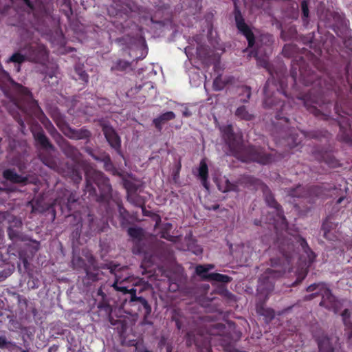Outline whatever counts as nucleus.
<instances>
[{
    "label": "nucleus",
    "instance_id": "nucleus-1",
    "mask_svg": "<svg viewBox=\"0 0 352 352\" xmlns=\"http://www.w3.org/2000/svg\"><path fill=\"white\" fill-rule=\"evenodd\" d=\"M230 153L243 162H254L262 165H267L282 160L285 157L283 153L275 152L267 153L260 146H244L240 143L229 144Z\"/></svg>",
    "mask_w": 352,
    "mask_h": 352
},
{
    "label": "nucleus",
    "instance_id": "nucleus-2",
    "mask_svg": "<svg viewBox=\"0 0 352 352\" xmlns=\"http://www.w3.org/2000/svg\"><path fill=\"white\" fill-rule=\"evenodd\" d=\"M89 177L94 179V182L99 189V195L96 201L98 202L109 203L113 198V189L109 179L100 170H92L89 173Z\"/></svg>",
    "mask_w": 352,
    "mask_h": 352
},
{
    "label": "nucleus",
    "instance_id": "nucleus-3",
    "mask_svg": "<svg viewBox=\"0 0 352 352\" xmlns=\"http://www.w3.org/2000/svg\"><path fill=\"white\" fill-rule=\"evenodd\" d=\"M12 85L16 91L25 97L24 103L21 104L19 107L21 111L28 116L32 115L38 116V113L43 114L41 107L38 106L37 102L32 98V95L29 89L15 82H12Z\"/></svg>",
    "mask_w": 352,
    "mask_h": 352
},
{
    "label": "nucleus",
    "instance_id": "nucleus-4",
    "mask_svg": "<svg viewBox=\"0 0 352 352\" xmlns=\"http://www.w3.org/2000/svg\"><path fill=\"white\" fill-rule=\"evenodd\" d=\"M100 126L109 146L114 149L119 155L123 157L121 150V139L115 129L105 122H101Z\"/></svg>",
    "mask_w": 352,
    "mask_h": 352
},
{
    "label": "nucleus",
    "instance_id": "nucleus-5",
    "mask_svg": "<svg viewBox=\"0 0 352 352\" xmlns=\"http://www.w3.org/2000/svg\"><path fill=\"white\" fill-rule=\"evenodd\" d=\"M31 132L35 141L36 146H38L43 151H55V146L50 142L49 138L46 135L45 131L40 125L37 124L32 126Z\"/></svg>",
    "mask_w": 352,
    "mask_h": 352
},
{
    "label": "nucleus",
    "instance_id": "nucleus-6",
    "mask_svg": "<svg viewBox=\"0 0 352 352\" xmlns=\"http://www.w3.org/2000/svg\"><path fill=\"white\" fill-rule=\"evenodd\" d=\"M56 143L67 157L74 162H78L80 159L82 153L78 148L70 144L63 136L58 139Z\"/></svg>",
    "mask_w": 352,
    "mask_h": 352
},
{
    "label": "nucleus",
    "instance_id": "nucleus-7",
    "mask_svg": "<svg viewBox=\"0 0 352 352\" xmlns=\"http://www.w3.org/2000/svg\"><path fill=\"white\" fill-rule=\"evenodd\" d=\"M63 133L71 140H85L86 143L90 142L92 133L85 127L78 129L72 128L69 124L66 126Z\"/></svg>",
    "mask_w": 352,
    "mask_h": 352
},
{
    "label": "nucleus",
    "instance_id": "nucleus-8",
    "mask_svg": "<svg viewBox=\"0 0 352 352\" xmlns=\"http://www.w3.org/2000/svg\"><path fill=\"white\" fill-rule=\"evenodd\" d=\"M28 60L32 62L38 63L45 60L47 58V50L42 44H31L27 47Z\"/></svg>",
    "mask_w": 352,
    "mask_h": 352
},
{
    "label": "nucleus",
    "instance_id": "nucleus-9",
    "mask_svg": "<svg viewBox=\"0 0 352 352\" xmlns=\"http://www.w3.org/2000/svg\"><path fill=\"white\" fill-rule=\"evenodd\" d=\"M321 297L322 300L319 303L320 306L324 307L335 313H338L341 309L342 305L340 302L332 294L330 289L323 294Z\"/></svg>",
    "mask_w": 352,
    "mask_h": 352
},
{
    "label": "nucleus",
    "instance_id": "nucleus-10",
    "mask_svg": "<svg viewBox=\"0 0 352 352\" xmlns=\"http://www.w3.org/2000/svg\"><path fill=\"white\" fill-rule=\"evenodd\" d=\"M262 190L263 192L265 201L267 206L274 208L276 210L277 215L283 220L285 221V218L283 214V210L281 206L276 201L274 195L271 192L270 190L266 185L262 186Z\"/></svg>",
    "mask_w": 352,
    "mask_h": 352
},
{
    "label": "nucleus",
    "instance_id": "nucleus-11",
    "mask_svg": "<svg viewBox=\"0 0 352 352\" xmlns=\"http://www.w3.org/2000/svg\"><path fill=\"white\" fill-rule=\"evenodd\" d=\"M338 341L336 336H322L318 339V352H335Z\"/></svg>",
    "mask_w": 352,
    "mask_h": 352
},
{
    "label": "nucleus",
    "instance_id": "nucleus-12",
    "mask_svg": "<svg viewBox=\"0 0 352 352\" xmlns=\"http://www.w3.org/2000/svg\"><path fill=\"white\" fill-rule=\"evenodd\" d=\"M82 169L85 173V190L88 192L90 195H94L97 198L96 189L94 186L92 182H94V179L89 177V173L92 170H96L93 166L88 162H83L82 164Z\"/></svg>",
    "mask_w": 352,
    "mask_h": 352
},
{
    "label": "nucleus",
    "instance_id": "nucleus-13",
    "mask_svg": "<svg viewBox=\"0 0 352 352\" xmlns=\"http://www.w3.org/2000/svg\"><path fill=\"white\" fill-rule=\"evenodd\" d=\"M115 290L122 292L123 294H128L129 298H126L124 301L126 302L129 300V303L133 302V300L135 298L136 289L135 287H131L129 289L127 286H126V280H122L121 281H118L117 279L111 285Z\"/></svg>",
    "mask_w": 352,
    "mask_h": 352
},
{
    "label": "nucleus",
    "instance_id": "nucleus-14",
    "mask_svg": "<svg viewBox=\"0 0 352 352\" xmlns=\"http://www.w3.org/2000/svg\"><path fill=\"white\" fill-rule=\"evenodd\" d=\"M256 311L258 315L263 316L267 322L272 321L275 317L274 311L271 308L267 307L265 302L262 300L256 302Z\"/></svg>",
    "mask_w": 352,
    "mask_h": 352
},
{
    "label": "nucleus",
    "instance_id": "nucleus-15",
    "mask_svg": "<svg viewBox=\"0 0 352 352\" xmlns=\"http://www.w3.org/2000/svg\"><path fill=\"white\" fill-rule=\"evenodd\" d=\"M3 176L6 179L14 184H23L28 181V178L26 177H24L22 175H19L14 169L9 168L5 170L3 172Z\"/></svg>",
    "mask_w": 352,
    "mask_h": 352
},
{
    "label": "nucleus",
    "instance_id": "nucleus-16",
    "mask_svg": "<svg viewBox=\"0 0 352 352\" xmlns=\"http://www.w3.org/2000/svg\"><path fill=\"white\" fill-rule=\"evenodd\" d=\"M43 118H40L41 123L47 131L51 137L56 142L63 135L56 130L51 121L43 113Z\"/></svg>",
    "mask_w": 352,
    "mask_h": 352
},
{
    "label": "nucleus",
    "instance_id": "nucleus-17",
    "mask_svg": "<svg viewBox=\"0 0 352 352\" xmlns=\"http://www.w3.org/2000/svg\"><path fill=\"white\" fill-rule=\"evenodd\" d=\"M175 118V115L173 111H167L160 115L157 118L153 119V123L154 124L156 129L160 131L162 129V125L164 124L169 120H173Z\"/></svg>",
    "mask_w": 352,
    "mask_h": 352
},
{
    "label": "nucleus",
    "instance_id": "nucleus-18",
    "mask_svg": "<svg viewBox=\"0 0 352 352\" xmlns=\"http://www.w3.org/2000/svg\"><path fill=\"white\" fill-rule=\"evenodd\" d=\"M96 161L100 162L104 164V168L107 171H116V168L111 159L110 155L105 151H100L98 158H96Z\"/></svg>",
    "mask_w": 352,
    "mask_h": 352
},
{
    "label": "nucleus",
    "instance_id": "nucleus-19",
    "mask_svg": "<svg viewBox=\"0 0 352 352\" xmlns=\"http://www.w3.org/2000/svg\"><path fill=\"white\" fill-rule=\"evenodd\" d=\"M47 152L46 151H40L38 154V159L47 166L55 169L58 167L57 162L52 155Z\"/></svg>",
    "mask_w": 352,
    "mask_h": 352
},
{
    "label": "nucleus",
    "instance_id": "nucleus-20",
    "mask_svg": "<svg viewBox=\"0 0 352 352\" xmlns=\"http://www.w3.org/2000/svg\"><path fill=\"white\" fill-rule=\"evenodd\" d=\"M85 272L86 274L82 280L85 284L90 285L93 282H96L99 280V269L98 270H94L92 267L88 266L85 270Z\"/></svg>",
    "mask_w": 352,
    "mask_h": 352
},
{
    "label": "nucleus",
    "instance_id": "nucleus-21",
    "mask_svg": "<svg viewBox=\"0 0 352 352\" xmlns=\"http://www.w3.org/2000/svg\"><path fill=\"white\" fill-rule=\"evenodd\" d=\"M51 116L57 125V126L60 129V130L63 132L65 129L66 126H67L68 124L64 119V116L58 111L57 109H52L51 111Z\"/></svg>",
    "mask_w": 352,
    "mask_h": 352
},
{
    "label": "nucleus",
    "instance_id": "nucleus-22",
    "mask_svg": "<svg viewBox=\"0 0 352 352\" xmlns=\"http://www.w3.org/2000/svg\"><path fill=\"white\" fill-rule=\"evenodd\" d=\"M51 116L57 125V126L60 129V130L63 132L65 129L66 126H67L68 124L64 119V116L58 111L57 109H52L51 111Z\"/></svg>",
    "mask_w": 352,
    "mask_h": 352
},
{
    "label": "nucleus",
    "instance_id": "nucleus-23",
    "mask_svg": "<svg viewBox=\"0 0 352 352\" xmlns=\"http://www.w3.org/2000/svg\"><path fill=\"white\" fill-rule=\"evenodd\" d=\"M236 28L246 37L248 42V47H252L254 44V35L250 27L244 23L237 25Z\"/></svg>",
    "mask_w": 352,
    "mask_h": 352
},
{
    "label": "nucleus",
    "instance_id": "nucleus-24",
    "mask_svg": "<svg viewBox=\"0 0 352 352\" xmlns=\"http://www.w3.org/2000/svg\"><path fill=\"white\" fill-rule=\"evenodd\" d=\"M8 234L9 238L14 242L28 241V236L21 232L20 229H13L12 227H8Z\"/></svg>",
    "mask_w": 352,
    "mask_h": 352
},
{
    "label": "nucleus",
    "instance_id": "nucleus-25",
    "mask_svg": "<svg viewBox=\"0 0 352 352\" xmlns=\"http://www.w3.org/2000/svg\"><path fill=\"white\" fill-rule=\"evenodd\" d=\"M329 289L326 283L321 282L310 285L306 290L307 292L316 293V296H322Z\"/></svg>",
    "mask_w": 352,
    "mask_h": 352
},
{
    "label": "nucleus",
    "instance_id": "nucleus-26",
    "mask_svg": "<svg viewBox=\"0 0 352 352\" xmlns=\"http://www.w3.org/2000/svg\"><path fill=\"white\" fill-rule=\"evenodd\" d=\"M82 254L87 260L89 265L88 266L92 267L94 270H98L100 268V267L98 265L97 261L90 250L88 249H82Z\"/></svg>",
    "mask_w": 352,
    "mask_h": 352
},
{
    "label": "nucleus",
    "instance_id": "nucleus-27",
    "mask_svg": "<svg viewBox=\"0 0 352 352\" xmlns=\"http://www.w3.org/2000/svg\"><path fill=\"white\" fill-rule=\"evenodd\" d=\"M82 254L87 260L89 265L88 266L92 267L94 270H98L100 268V267L98 265L97 261L90 250L88 249H82Z\"/></svg>",
    "mask_w": 352,
    "mask_h": 352
},
{
    "label": "nucleus",
    "instance_id": "nucleus-28",
    "mask_svg": "<svg viewBox=\"0 0 352 352\" xmlns=\"http://www.w3.org/2000/svg\"><path fill=\"white\" fill-rule=\"evenodd\" d=\"M11 294L17 300L19 314L23 315L28 306V299L16 292H12Z\"/></svg>",
    "mask_w": 352,
    "mask_h": 352
},
{
    "label": "nucleus",
    "instance_id": "nucleus-29",
    "mask_svg": "<svg viewBox=\"0 0 352 352\" xmlns=\"http://www.w3.org/2000/svg\"><path fill=\"white\" fill-rule=\"evenodd\" d=\"M71 263L72 268L75 270H85L88 267L85 263V261L79 255L74 254Z\"/></svg>",
    "mask_w": 352,
    "mask_h": 352
},
{
    "label": "nucleus",
    "instance_id": "nucleus-30",
    "mask_svg": "<svg viewBox=\"0 0 352 352\" xmlns=\"http://www.w3.org/2000/svg\"><path fill=\"white\" fill-rule=\"evenodd\" d=\"M19 258L22 262V263L23 265V270H22V268H21V263H18L17 264L18 272L20 274L30 273V263L28 261L26 254L22 251L19 252Z\"/></svg>",
    "mask_w": 352,
    "mask_h": 352
},
{
    "label": "nucleus",
    "instance_id": "nucleus-31",
    "mask_svg": "<svg viewBox=\"0 0 352 352\" xmlns=\"http://www.w3.org/2000/svg\"><path fill=\"white\" fill-rule=\"evenodd\" d=\"M207 280H214L220 283H230L232 280V278L224 274L219 273H211L205 278Z\"/></svg>",
    "mask_w": 352,
    "mask_h": 352
},
{
    "label": "nucleus",
    "instance_id": "nucleus-32",
    "mask_svg": "<svg viewBox=\"0 0 352 352\" xmlns=\"http://www.w3.org/2000/svg\"><path fill=\"white\" fill-rule=\"evenodd\" d=\"M199 177L201 179L203 185L206 188H208V186H207L208 166L204 160H201L199 164Z\"/></svg>",
    "mask_w": 352,
    "mask_h": 352
},
{
    "label": "nucleus",
    "instance_id": "nucleus-33",
    "mask_svg": "<svg viewBox=\"0 0 352 352\" xmlns=\"http://www.w3.org/2000/svg\"><path fill=\"white\" fill-rule=\"evenodd\" d=\"M235 115L238 118L246 121H250L254 118V116L252 113H250L246 109L245 106H241L239 107L236 110Z\"/></svg>",
    "mask_w": 352,
    "mask_h": 352
},
{
    "label": "nucleus",
    "instance_id": "nucleus-34",
    "mask_svg": "<svg viewBox=\"0 0 352 352\" xmlns=\"http://www.w3.org/2000/svg\"><path fill=\"white\" fill-rule=\"evenodd\" d=\"M99 308H102L105 311V312L108 314V320L111 325L116 326L120 321L121 319H116L112 316V308L109 305H99Z\"/></svg>",
    "mask_w": 352,
    "mask_h": 352
},
{
    "label": "nucleus",
    "instance_id": "nucleus-35",
    "mask_svg": "<svg viewBox=\"0 0 352 352\" xmlns=\"http://www.w3.org/2000/svg\"><path fill=\"white\" fill-rule=\"evenodd\" d=\"M10 347H16V346L15 343L8 340L4 331H0V349H9Z\"/></svg>",
    "mask_w": 352,
    "mask_h": 352
},
{
    "label": "nucleus",
    "instance_id": "nucleus-36",
    "mask_svg": "<svg viewBox=\"0 0 352 352\" xmlns=\"http://www.w3.org/2000/svg\"><path fill=\"white\" fill-rule=\"evenodd\" d=\"M127 200L137 207L143 208L144 204L143 199L136 193L127 195Z\"/></svg>",
    "mask_w": 352,
    "mask_h": 352
},
{
    "label": "nucleus",
    "instance_id": "nucleus-37",
    "mask_svg": "<svg viewBox=\"0 0 352 352\" xmlns=\"http://www.w3.org/2000/svg\"><path fill=\"white\" fill-rule=\"evenodd\" d=\"M288 192L290 196L294 197H303L309 193V191L305 190L301 186H298L295 188H290Z\"/></svg>",
    "mask_w": 352,
    "mask_h": 352
},
{
    "label": "nucleus",
    "instance_id": "nucleus-38",
    "mask_svg": "<svg viewBox=\"0 0 352 352\" xmlns=\"http://www.w3.org/2000/svg\"><path fill=\"white\" fill-rule=\"evenodd\" d=\"M127 233L131 238L137 240H141L144 236L143 230L137 227L129 228Z\"/></svg>",
    "mask_w": 352,
    "mask_h": 352
},
{
    "label": "nucleus",
    "instance_id": "nucleus-39",
    "mask_svg": "<svg viewBox=\"0 0 352 352\" xmlns=\"http://www.w3.org/2000/svg\"><path fill=\"white\" fill-rule=\"evenodd\" d=\"M135 301L139 302L144 308V319H146V318H147L151 313V307L148 304V301L142 296L138 297L135 296V298L133 300V302Z\"/></svg>",
    "mask_w": 352,
    "mask_h": 352
},
{
    "label": "nucleus",
    "instance_id": "nucleus-40",
    "mask_svg": "<svg viewBox=\"0 0 352 352\" xmlns=\"http://www.w3.org/2000/svg\"><path fill=\"white\" fill-rule=\"evenodd\" d=\"M74 69L76 73L78 75L79 79L87 83L88 82L89 76L84 69L83 65L76 64Z\"/></svg>",
    "mask_w": 352,
    "mask_h": 352
},
{
    "label": "nucleus",
    "instance_id": "nucleus-41",
    "mask_svg": "<svg viewBox=\"0 0 352 352\" xmlns=\"http://www.w3.org/2000/svg\"><path fill=\"white\" fill-rule=\"evenodd\" d=\"M7 221L10 223L9 227H12L13 229H21L22 227L21 220L14 215L8 214Z\"/></svg>",
    "mask_w": 352,
    "mask_h": 352
},
{
    "label": "nucleus",
    "instance_id": "nucleus-42",
    "mask_svg": "<svg viewBox=\"0 0 352 352\" xmlns=\"http://www.w3.org/2000/svg\"><path fill=\"white\" fill-rule=\"evenodd\" d=\"M28 59V56L26 57L25 55H23L19 52H16L13 54L8 60L7 63H16L18 64H21L25 62Z\"/></svg>",
    "mask_w": 352,
    "mask_h": 352
},
{
    "label": "nucleus",
    "instance_id": "nucleus-43",
    "mask_svg": "<svg viewBox=\"0 0 352 352\" xmlns=\"http://www.w3.org/2000/svg\"><path fill=\"white\" fill-rule=\"evenodd\" d=\"M131 65L130 63L123 60H118L111 67L112 70L124 71Z\"/></svg>",
    "mask_w": 352,
    "mask_h": 352
},
{
    "label": "nucleus",
    "instance_id": "nucleus-44",
    "mask_svg": "<svg viewBox=\"0 0 352 352\" xmlns=\"http://www.w3.org/2000/svg\"><path fill=\"white\" fill-rule=\"evenodd\" d=\"M226 85V82L222 80L221 76H218L213 81V89L215 91L222 90Z\"/></svg>",
    "mask_w": 352,
    "mask_h": 352
},
{
    "label": "nucleus",
    "instance_id": "nucleus-45",
    "mask_svg": "<svg viewBox=\"0 0 352 352\" xmlns=\"http://www.w3.org/2000/svg\"><path fill=\"white\" fill-rule=\"evenodd\" d=\"M70 177L76 184H80L82 179L80 172L75 168L72 169Z\"/></svg>",
    "mask_w": 352,
    "mask_h": 352
},
{
    "label": "nucleus",
    "instance_id": "nucleus-46",
    "mask_svg": "<svg viewBox=\"0 0 352 352\" xmlns=\"http://www.w3.org/2000/svg\"><path fill=\"white\" fill-rule=\"evenodd\" d=\"M14 266L12 265L10 267H8L0 272V282L3 281L6 278L11 276L14 272Z\"/></svg>",
    "mask_w": 352,
    "mask_h": 352
},
{
    "label": "nucleus",
    "instance_id": "nucleus-47",
    "mask_svg": "<svg viewBox=\"0 0 352 352\" xmlns=\"http://www.w3.org/2000/svg\"><path fill=\"white\" fill-rule=\"evenodd\" d=\"M234 14V19H235V22H236V26L245 23V21L242 16V14L240 11L239 8L236 6H235Z\"/></svg>",
    "mask_w": 352,
    "mask_h": 352
},
{
    "label": "nucleus",
    "instance_id": "nucleus-48",
    "mask_svg": "<svg viewBox=\"0 0 352 352\" xmlns=\"http://www.w3.org/2000/svg\"><path fill=\"white\" fill-rule=\"evenodd\" d=\"M67 207L69 210H73V206L75 204H76L78 201V198L76 197V195L74 192H71L69 195L67 197Z\"/></svg>",
    "mask_w": 352,
    "mask_h": 352
},
{
    "label": "nucleus",
    "instance_id": "nucleus-49",
    "mask_svg": "<svg viewBox=\"0 0 352 352\" xmlns=\"http://www.w3.org/2000/svg\"><path fill=\"white\" fill-rule=\"evenodd\" d=\"M196 273L198 276H201L203 280H207L205 278L208 275L206 267L204 265H199L195 269Z\"/></svg>",
    "mask_w": 352,
    "mask_h": 352
},
{
    "label": "nucleus",
    "instance_id": "nucleus-50",
    "mask_svg": "<svg viewBox=\"0 0 352 352\" xmlns=\"http://www.w3.org/2000/svg\"><path fill=\"white\" fill-rule=\"evenodd\" d=\"M281 103L280 102L275 101V100L272 97H267L264 99L263 101V107L265 109L272 108L274 105H277Z\"/></svg>",
    "mask_w": 352,
    "mask_h": 352
},
{
    "label": "nucleus",
    "instance_id": "nucleus-51",
    "mask_svg": "<svg viewBox=\"0 0 352 352\" xmlns=\"http://www.w3.org/2000/svg\"><path fill=\"white\" fill-rule=\"evenodd\" d=\"M182 168L181 158H179L178 162L175 165V168L173 171V179L176 182L179 177V171Z\"/></svg>",
    "mask_w": 352,
    "mask_h": 352
},
{
    "label": "nucleus",
    "instance_id": "nucleus-52",
    "mask_svg": "<svg viewBox=\"0 0 352 352\" xmlns=\"http://www.w3.org/2000/svg\"><path fill=\"white\" fill-rule=\"evenodd\" d=\"M127 328V322L124 319H121L120 321L116 325L118 333L122 334L124 333Z\"/></svg>",
    "mask_w": 352,
    "mask_h": 352
},
{
    "label": "nucleus",
    "instance_id": "nucleus-53",
    "mask_svg": "<svg viewBox=\"0 0 352 352\" xmlns=\"http://www.w3.org/2000/svg\"><path fill=\"white\" fill-rule=\"evenodd\" d=\"M198 348L199 352H212L211 348L208 341H205L202 345H200L197 342H195Z\"/></svg>",
    "mask_w": 352,
    "mask_h": 352
},
{
    "label": "nucleus",
    "instance_id": "nucleus-54",
    "mask_svg": "<svg viewBox=\"0 0 352 352\" xmlns=\"http://www.w3.org/2000/svg\"><path fill=\"white\" fill-rule=\"evenodd\" d=\"M13 118H14V120L19 124V126H20V129H19L20 131L22 133L24 134L25 133L24 130L25 129V123H24L23 120L21 118V116L19 115V113H16L13 114Z\"/></svg>",
    "mask_w": 352,
    "mask_h": 352
},
{
    "label": "nucleus",
    "instance_id": "nucleus-55",
    "mask_svg": "<svg viewBox=\"0 0 352 352\" xmlns=\"http://www.w3.org/2000/svg\"><path fill=\"white\" fill-rule=\"evenodd\" d=\"M321 230L323 231V233L332 232L333 223L329 221L328 218H327L322 223Z\"/></svg>",
    "mask_w": 352,
    "mask_h": 352
},
{
    "label": "nucleus",
    "instance_id": "nucleus-56",
    "mask_svg": "<svg viewBox=\"0 0 352 352\" xmlns=\"http://www.w3.org/2000/svg\"><path fill=\"white\" fill-rule=\"evenodd\" d=\"M301 8L302 12V20L307 23V18L309 16V8L308 5L305 1L301 3Z\"/></svg>",
    "mask_w": 352,
    "mask_h": 352
},
{
    "label": "nucleus",
    "instance_id": "nucleus-57",
    "mask_svg": "<svg viewBox=\"0 0 352 352\" xmlns=\"http://www.w3.org/2000/svg\"><path fill=\"white\" fill-rule=\"evenodd\" d=\"M223 131H224V135L226 136L227 139H228V140H229L228 144H229L230 143L233 144V142L230 141V139H231V138H232V136H233V131H232V126L228 125V126H226V127H225V129H224V130H223ZM237 143H238V142H236V144H237ZM234 144H236V143H235V142H234Z\"/></svg>",
    "mask_w": 352,
    "mask_h": 352
},
{
    "label": "nucleus",
    "instance_id": "nucleus-58",
    "mask_svg": "<svg viewBox=\"0 0 352 352\" xmlns=\"http://www.w3.org/2000/svg\"><path fill=\"white\" fill-rule=\"evenodd\" d=\"M341 316H342V321H343V323L344 325L348 324V323H352L351 321L350 320L351 314H350L349 310L348 309H345L342 311Z\"/></svg>",
    "mask_w": 352,
    "mask_h": 352
},
{
    "label": "nucleus",
    "instance_id": "nucleus-59",
    "mask_svg": "<svg viewBox=\"0 0 352 352\" xmlns=\"http://www.w3.org/2000/svg\"><path fill=\"white\" fill-rule=\"evenodd\" d=\"M124 186L127 190L128 195L130 193H135V191L138 190L137 186L131 182H126Z\"/></svg>",
    "mask_w": 352,
    "mask_h": 352
},
{
    "label": "nucleus",
    "instance_id": "nucleus-60",
    "mask_svg": "<svg viewBox=\"0 0 352 352\" xmlns=\"http://www.w3.org/2000/svg\"><path fill=\"white\" fill-rule=\"evenodd\" d=\"M300 245L305 252L308 253L309 252H310V253L313 256V257H315V254H314V252H312L311 250V249L309 248V247L305 239H303V238L300 239Z\"/></svg>",
    "mask_w": 352,
    "mask_h": 352
},
{
    "label": "nucleus",
    "instance_id": "nucleus-61",
    "mask_svg": "<svg viewBox=\"0 0 352 352\" xmlns=\"http://www.w3.org/2000/svg\"><path fill=\"white\" fill-rule=\"evenodd\" d=\"M323 236L331 241H335L338 239L337 236L333 232H324Z\"/></svg>",
    "mask_w": 352,
    "mask_h": 352
},
{
    "label": "nucleus",
    "instance_id": "nucleus-62",
    "mask_svg": "<svg viewBox=\"0 0 352 352\" xmlns=\"http://www.w3.org/2000/svg\"><path fill=\"white\" fill-rule=\"evenodd\" d=\"M345 327V336H346L348 340L352 338V323H348V324L344 325Z\"/></svg>",
    "mask_w": 352,
    "mask_h": 352
},
{
    "label": "nucleus",
    "instance_id": "nucleus-63",
    "mask_svg": "<svg viewBox=\"0 0 352 352\" xmlns=\"http://www.w3.org/2000/svg\"><path fill=\"white\" fill-rule=\"evenodd\" d=\"M243 92L246 94L247 98L243 100V102H247L251 97V89L250 87L245 86L242 88Z\"/></svg>",
    "mask_w": 352,
    "mask_h": 352
},
{
    "label": "nucleus",
    "instance_id": "nucleus-64",
    "mask_svg": "<svg viewBox=\"0 0 352 352\" xmlns=\"http://www.w3.org/2000/svg\"><path fill=\"white\" fill-rule=\"evenodd\" d=\"M85 151L94 160H96V158H98L99 155H97L94 153V150L89 146H86L84 148Z\"/></svg>",
    "mask_w": 352,
    "mask_h": 352
}]
</instances>
